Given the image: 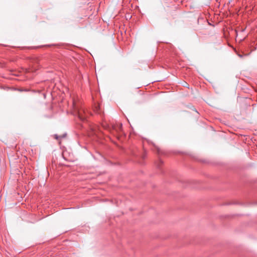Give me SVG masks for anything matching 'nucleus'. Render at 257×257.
<instances>
[{"label":"nucleus","instance_id":"20e7f679","mask_svg":"<svg viewBox=\"0 0 257 257\" xmlns=\"http://www.w3.org/2000/svg\"><path fill=\"white\" fill-rule=\"evenodd\" d=\"M238 56L240 57H242V56L241 55H238Z\"/></svg>","mask_w":257,"mask_h":257},{"label":"nucleus","instance_id":"7ed1b4c3","mask_svg":"<svg viewBox=\"0 0 257 257\" xmlns=\"http://www.w3.org/2000/svg\"><path fill=\"white\" fill-rule=\"evenodd\" d=\"M98 107H99V106H98V105L97 104V111H98ZM98 113V112H97V113Z\"/></svg>","mask_w":257,"mask_h":257},{"label":"nucleus","instance_id":"f257e3e1","mask_svg":"<svg viewBox=\"0 0 257 257\" xmlns=\"http://www.w3.org/2000/svg\"><path fill=\"white\" fill-rule=\"evenodd\" d=\"M77 115L80 120L82 121L85 120L86 118L85 112L83 109H80L78 110Z\"/></svg>","mask_w":257,"mask_h":257},{"label":"nucleus","instance_id":"f03ea898","mask_svg":"<svg viewBox=\"0 0 257 257\" xmlns=\"http://www.w3.org/2000/svg\"><path fill=\"white\" fill-rule=\"evenodd\" d=\"M65 137V135H63L62 136H59L57 135H54L55 139H56V140H59L60 138H64Z\"/></svg>","mask_w":257,"mask_h":257}]
</instances>
